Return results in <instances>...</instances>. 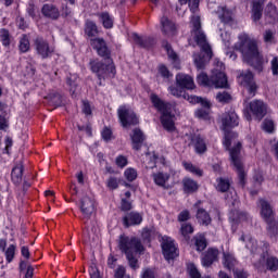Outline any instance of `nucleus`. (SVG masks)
<instances>
[{
  "mask_svg": "<svg viewBox=\"0 0 278 278\" xmlns=\"http://www.w3.org/2000/svg\"><path fill=\"white\" fill-rule=\"evenodd\" d=\"M92 73H97L99 79L105 77V64L102 62L92 61L91 63Z\"/></svg>",
  "mask_w": 278,
  "mask_h": 278,
  "instance_id": "29",
  "label": "nucleus"
},
{
  "mask_svg": "<svg viewBox=\"0 0 278 278\" xmlns=\"http://www.w3.org/2000/svg\"><path fill=\"white\" fill-rule=\"evenodd\" d=\"M270 64H271L273 75H278V58L274 56Z\"/></svg>",
  "mask_w": 278,
  "mask_h": 278,
  "instance_id": "63",
  "label": "nucleus"
},
{
  "mask_svg": "<svg viewBox=\"0 0 278 278\" xmlns=\"http://www.w3.org/2000/svg\"><path fill=\"white\" fill-rule=\"evenodd\" d=\"M222 125L224 131H226L224 147L229 151L230 162L238 173L239 186L244 188L247 186V172H244L242 164V143L240 141L236 142L238 134L228 131L233 127H238V114L236 112L225 113L222 116Z\"/></svg>",
  "mask_w": 278,
  "mask_h": 278,
  "instance_id": "1",
  "label": "nucleus"
},
{
  "mask_svg": "<svg viewBox=\"0 0 278 278\" xmlns=\"http://www.w3.org/2000/svg\"><path fill=\"white\" fill-rule=\"evenodd\" d=\"M117 114L121 124L124 127H131V125H138V117L131 109H128L127 106H121L117 111Z\"/></svg>",
  "mask_w": 278,
  "mask_h": 278,
  "instance_id": "9",
  "label": "nucleus"
},
{
  "mask_svg": "<svg viewBox=\"0 0 278 278\" xmlns=\"http://www.w3.org/2000/svg\"><path fill=\"white\" fill-rule=\"evenodd\" d=\"M250 112L257 118V121H262L264 116H266L268 112V106L262 100H254L249 103Z\"/></svg>",
  "mask_w": 278,
  "mask_h": 278,
  "instance_id": "13",
  "label": "nucleus"
},
{
  "mask_svg": "<svg viewBox=\"0 0 278 278\" xmlns=\"http://www.w3.org/2000/svg\"><path fill=\"white\" fill-rule=\"evenodd\" d=\"M238 83L243 86L249 92V98L253 99L257 92V84L251 71H242L238 76Z\"/></svg>",
  "mask_w": 278,
  "mask_h": 278,
  "instance_id": "7",
  "label": "nucleus"
},
{
  "mask_svg": "<svg viewBox=\"0 0 278 278\" xmlns=\"http://www.w3.org/2000/svg\"><path fill=\"white\" fill-rule=\"evenodd\" d=\"M265 16H268L271 21H276V18H278L277 7L271 3L267 4L265 9Z\"/></svg>",
  "mask_w": 278,
  "mask_h": 278,
  "instance_id": "41",
  "label": "nucleus"
},
{
  "mask_svg": "<svg viewBox=\"0 0 278 278\" xmlns=\"http://www.w3.org/2000/svg\"><path fill=\"white\" fill-rule=\"evenodd\" d=\"M132 40L136 42V45H139V47H142L143 49H149L150 47H153V45H155L154 38L140 37L138 34H132Z\"/></svg>",
  "mask_w": 278,
  "mask_h": 278,
  "instance_id": "22",
  "label": "nucleus"
},
{
  "mask_svg": "<svg viewBox=\"0 0 278 278\" xmlns=\"http://www.w3.org/2000/svg\"><path fill=\"white\" fill-rule=\"evenodd\" d=\"M197 218L200 225H210L212 223V217H210V213L204 208H199L197 212Z\"/></svg>",
  "mask_w": 278,
  "mask_h": 278,
  "instance_id": "30",
  "label": "nucleus"
},
{
  "mask_svg": "<svg viewBox=\"0 0 278 278\" xmlns=\"http://www.w3.org/2000/svg\"><path fill=\"white\" fill-rule=\"evenodd\" d=\"M216 101H218V103H229V101H231V94L227 91H219L216 94Z\"/></svg>",
  "mask_w": 278,
  "mask_h": 278,
  "instance_id": "47",
  "label": "nucleus"
},
{
  "mask_svg": "<svg viewBox=\"0 0 278 278\" xmlns=\"http://www.w3.org/2000/svg\"><path fill=\"white\" fill-rule=\"evenodd\" d=\"M127 181H134L138 177V172L135 168H127L124 173Z\"/></svg>",
  "mask_w": 278,
  "mask_h": 278,
  "instance_id": "57",
  "label": "nucleus"
},
{
  "mask_svg": "<svg viewBox=\"0 0 278 278\" xmlns=\"http://www.w3.org/2000/svg\"><path fill=\"white\" fill-rule=\"evenodd\" d=\"M197 80L200 86L212 88V77L207 76V74L202 72L200 75H198Z\"/></svg>",
  "mask_w": 278,
  "mask_h": 278,
  "instance_id": "38",
  "label": "nucleus"
},
{
  "mask_svg": "<svg viewBox=\"0 0 278 278\" xmlns=\"http://www.w3.org/2000/svg\"><path fill=\"white\" fill-rule=\"evenodd\" d=\"M179 223H186V220H190V212L188 210H185L179 213L178 215Z\"/></svg>",
  "mask_w": 278,
  "mask_h": 278,
  "instance_id": "60",
  "label": "nucleus"
},
{
  "mask_svg": "<svg viewBox=\"0 0 278 278\" xmlns=\"http://www.w3.org/2000/svg\"><path fill=\"white\" fill-rule=\"evenodd\" d=\"M34 47L36 49V52L46 60V58H50L51 53H53V50L51 47H49V41L45 40L42 37H37L34 40Z\"/></svg>",
  "mask_w": 278,
  "mask_h": 278,
  "instance_id": "12",
  "label": "nucleus"
},
{
  "mask_svg": "<svg viewBox=\"0 0 278 278\" xmlns=\"http://www.w3.org/2000/svg\"><path fill=\"white\" fill-rule=\"evenodd\" d=\"M267 225V233L270 238L278 236V220L276 218L265 222Z\"/></svg>",
  "mask_w": 278,
  "mask_h": 278,
  "instance_id": "33",
  "label": "nucleus"
},
{
  "mask_svg": "<svg viewBox=\"0 0 278 278\" xmlns=\"http://www.w3.org/2000/svg\"><path fill=\"white\" fill-rule=\"evenodd\" d=\"M16 253V245L11 244L9 245V248L5 251V257H7V262H12V260H14V255Z\"/></svg>",
  "mask_w": 278,
  "mask_h": 278,
  "instance_id": "56",
  "label": "nucleus"
},
{
  "mask_svg": "<svg viewBox=\"0 0 278 278\" xmlns=\"http://www.w3.org/2000/svg\"><path fill=\"white\" fill-rule=\"evenodd\" d=\"M236 51H240L242 60L249 66H252L257 73L264 71V55L260 53L257 41L243 35L240 37V42L235 46Z\"/></svg>",
  "mask_w": 278,
  "mask_h": 278,
  "instance_id": "3",
  "label": "nucleus"
},
{
  "mask_svg": "<svg viewBox=\"0 0 278 278\" xmlns=\"http://www.w3.org/2000/svg\"><path fill=\"white\" fill-rule=\"evenodd\" d=\"M41 14H43V16L47 18H51L52 21L60 18V10H58V8H55L53 4H43Z\"/></svg>",
  "mask_w": 278,
  "mask_h": 278,
  "instance_id": "21",
  "label": "nucleus"
},
{
  "mask_svg": "<svg viewBox=\"0 0 278 278\" xmlns=\"http://www.w3.org/2000/svg\"><path fill=\"white\" fill-rule=\"evenodd\" d=\"M210 115V109H198L195 111V116L198 118H206Z\"/></svg>",
  "mask_w": 278,
  "mask_h": 278,
  "instance_id": "59",
  "label": "nucleus"
},
{
  "mask_svg": "<svg viewBox=\"0 0 278 278\" xmlns=\"http://www.w3.org/2000/svg\"><path fill=\"white\" fill-rule=\"evenodd\" d=\"M169 92L170 94H173V97H177L178 99L184 97V99H187V101H188V97H190L189 94L186 93V91H184V89H180L178 87H169Z\"/></svg>",
  "mask_w": 278,
  "mask_h": 278,
  "instance_id": "45",
  "label": "nucleus"
},
{
  "mask_svg": "<svg viewBox=\"0 0 278 278\" xmlns=\"http://www.w3.org/2000/svg\"><path fill=\"white\" fill-rule=\"evenodd\" d=\"M0 41L3 47H10V30L5 28L0 29Z\"/></svg>",
  "mask_w": 278,
  "mask_h": 278,
  "instance_id": "43",
  "label": "nucleus"
},
{
  "mask_svg": "<svg viewBox=\"0 0 278 278\" xmlns=\"http://www.w3.org/2000/svg\"><path fill=\"white\" fill-rule=\"evenodd\" d=\"M225 65L220 63L219 70H213L211 76V88H229V83L227 81V75H225Z\"/></svg>",
  "mask_w": 278,
  "mask_h": 278,
  "instance_id": "8",
  "label": "nucleus"
},
{
  "mask_svg": "<svg viewBox=\"0 0 278 278\" xmlns=\"http://www.w3.org/2000/svg\"><path fill=\"white\" fill-rule=\"evenodd\" d=\"M90 45L92 49L97 51L98 55H101V58L110 56V50H108V46L103 38H92L90 39Z\"/></svg>",
  "mask_w": 278,
  "mask_h": 278,
  "instance_id": "16",
  "label": "nucleus"
},
{
  "mask_svg": "<svg viewBox=\"0 0 278 278\" xmlns=\"http://www.w3.org/2000/svg\"><path fill=\"white\" fill-rule=\"evenodd\" d=\"M159 73L162 75L165 79H168L170 77V72L168 71V67L161 65L159 67Z\"/></svg>",
  "mask_w": 278,
  "mask_h": 278,
  "instance_id": "62",
  "label": "nucleus"
},
{
  "mask_svg": "<svg viewBox=\"0 0 278 278\" xmlns=\"http://www.w3.org/2000/svg\"><path fill=\"white\" fill-rule=\"evenodd\" d=\"M152 177L156 186H160L161 188H168L166 187V184L170 179V175L160 172V173L153 174Z\"/></svg>",
  "mask_w": 278,
  "mask_h": 278,
  "instance_id": "25",
  "label": "nucleus"
},
{
  "mask_svg": "<svg viewBox=\"0 0 278 278\" xmlns=\"http://www.w3.org/2000/svg\"><path fill=\"white\" fill-rule=\"evenodd\" d=\"M262 12H264V7L261 2H253L252 7V20L257 23L262 18Z\"/></svg>",
  "mask_w": 278,
  "mask_h": 278,
  "instance_id": "32",
  "label": "nucleus"
},
{
  "mask_svg": "<svg viewBox=\"0 0 278 278\" xmlns=\"http://www.w3.org/2000/svg\"><path fill=\"white\" fill-rule=\"evenodd\" d=\"M194 228H192V225L190 224H182L180 228V233L184 236V238H188L189 233H193Z\"/></svg>",
  "mask_w": 278,
  "mask_h": 278,
  "instance_id": "55",
  "label": "nucleus"
},
{
  "mask_svg": "<svg viewBox=\"0 0 278 278\" xmlns=\"http://www.w3.org/2000/svg\"><path fill=\"white\" fill-rule=\"evenodd\" d=\"M117 247L122 253H125V255H129L131 253H142V251H144V247L142 245L140 239L125 235L119 236Z\"/></svg>",
  "mask_w": 278,
  "mask_h": 278,
  "instance_id": "6",
  "label": "nucleus"
},
{
  "mask_svg": "<svg viewBox=\"0 0 278 278\" xmlns=\"http://www.w3.org/2000/svg\"><path fill=\"white\" fill-rule=\"evenodd\" d=\"M163 47L167 52L169 60H173V62H177V53H175V51L173 50V47H170V45L167 41L163 42Z\"/></svg>",
  "mask_w": 278,
  "mask_h": 278,
  "instance_id": "50",
  "label": "nucleus"
},
{
  "mask_svg": "<svg viewBox=\"0 0 278 278\" xmlns=\"http://www.w3.org/2000/svg\"><path fill=\"white\" fill-rule=\"evenodd\" d=\"M115 164L118 166V168H125V166H127V157L123 155L117 156Z\"/></svg>",
  "mask_w": 278,
  "mask_h": 278,
  "instance_id": "58",
  "label": "nucleus"
},
{
  "mask_svg": "<svg viewBox=\"0 0 278 278\" xmlns=\"http://www.w3.org/2000/svg\"><path fill=\"white\" fill-rule=\"evenodd\" d=\"M229 188H231V182H229V179H227V178H218L217 179L216 190L218 192H227V190H229Z\"/></svg>",
  "mask_w": 278,
  "mask_h": 278,
  "instance_id": "37",
  "label": "nucleus"
},
{
  "mask_svg": "<svg viewBox=\"0 0 278 278\" xmlns=\"http://www.w3.org/2000/svg\"><path fill=\"white\" fill-rule=\"evenodd\" d=\"M161 31L164 36H167V38H173V36L177 34V25H175L173 20L163 16L161 17Z\"/></svg>",
  "mask_w": 278,
  "mask_h": 278,
  "instance_id": "14",
  "label": "nucleus"
},
{
  "mask_svg": "<svg viewBox=\"0 0 278 278\" xmlns=\"http://www.w3.org/2000/svg\"><path fill=\"white\" fill-rule=\"evenodd\" d=\"M176 81L181 89L184 88H186L187 90L194 89V80L189 75L178 74L176 76Z\"/></svg>",
  "mask_w": 278,
  "mask_h": 278,
  "instance_id": "19",
  "label": "nucleus"
},
{
  "mask_svg": "<svg viewBox=\"0 0 278 278\" xmlns=\"http://www.w3.org/2000/svg\"><path fill=\"white\" fill-rule=\"evenodd\" d=\"M189 140V147H193V149H195V152L205 153V151H207V143H205V139H203L201 135H190Z\"/></svg>",
  "mask_w": 278,
  "mask_h": 278,
  "instance_id": "15",
  "label": "nucleus"
},
{
  "mask_svg": "<svg viewBox=\"0 0 278 278\" xmlns=\"http://www.w3.org/2000/svg\"><path fill=\"white\" fill-rule=\"evenodd\" d=\"M218 249L210 248L202 257V266L210 268L214 262H218Z\"/></svg>",
  "mask_w": 278,
  "mask_h": 278,
  "instance_id": "17",
  "label": "nucleus"
},
{
  "mask_svg": "<svg viewBox=\"0 0 278 278\" xmlns=\"http://www.w3.org/2000/svg\"><path fill=\"white\" fill-rule=\"evenodd\" d=\"M262 129L267 134H273V131H275V122L268 118L264 119L262 124Z\"/></svg>",
  "mask_w": 278,
  "mask_h": 278,
  "instance_id": "48",
  "label": "nucleus"
},
{
  "mask_svg": "<svg viewBox=\"0 0 278 278\" xmlns=\"http://www.w3.org/2000/svg\"><path fill=\"white\" fill-rule=\"evenodd\" d=\"M135 253L136 252L126 254L127 262H128L130 268H132V270H137V268H140V266L138 265V258H136V256L134 255Z\"/></svg>",
  "mask_w": 278,
  "mask_h": 278,
  "instance_id": "49",
  "label": "nucleus"
},
{
  "mask_svg": "<svg viewBox=\"0 0 278 278\" xmlns=\"http://www.w3.org/2000/svg\"><path fill=\"white\" fill-rule=\"evenodd\" d=\"M162 250H163V255L165 260H167V262H170V260H174L175 257H177V255H179L177 253V248L175 247V242L173 241V239L168 237H163Z\"/></svg>",
  "mask_w": 278,
  "mask_h": 278,
  "instance_id": "11",
  "label": "nucleus"
},
{
  "mask_svg": "<svg viewBox=\"0 0 278 278\" xmlns=\"http://www.w3.org/2000/svg\"><path fill=\"white\" fill-rule=\"evenodd\" d=\"M106 60V64H104V68H105V75H116V67L114 66V64H112V59H110V56H105Z\"/></svg>",
  "mask_w": 278,
  "mask_h": 278,
  "instance_id": "46",
  "label": "nucleus"
},
{
  "mask_svg": "<svg viewBox=\"0 0 278 278\" xmlns=\"http://www.w3.org/2000/svg\"><path fill=\"white\" fill-rule=\"evenodd\" d=\"M218 17L222 23H231V11L226 7H219L217 10Z\"/></svg>",
  "mask_w": 278,
  "mask_h": 278,
  "instance_id": "34",
  "label": "nucleus"
},
{
  "mask_svg": "<svg viewBox=\"0 0 278 278\" xmlns=\"http://www.w3.org/2000/svg\"><path fill=\"white\" fill-rule=\"evenodd\" d=\"M23 170H24V167H23V163H17L12 172H11V179L13 181V184H15V186H20V184H22L23 181Z\"/></svg>",
  "mask_w": 278,
  "mask_h": 278,
  "instance_id": "23",
  "label": "nucleus"
},
{
  "mask_svg": "<svg viewBox=\"0 0 278 278\" xmlns=\"http://www.w3.org/2000/svg\"><path fill=\"white\" fill-rule=\"evenodd\" d=\"M85 34L86 36H88V38H94V36L99 34V28L97 27V24L90 20H87L85 24Z\"/></svg>",
  "mask_w": 278,
  "mask_h": 278,
  "instance_id": "28",
  "label": "nucleus"
},
{
  "mask_svg": "<svg viewBox=\"0 0 278 278\" xmlns=\"http://www.w3.org/2000/svg\"><path fill=\"white\" fill-rule=\"evenodd\" d=\"M100 21L105 29H112L114 27V20L110 16V13L103 12L99 14Z\"/></svg>",
  "mask_w": 278,
  "mask_h": 278,
  "instance_id": "35",
  "label": "nucleus"
},
{
  "mask_svg": "<svg viewBox=\"0 0 278 278\" xmlns=\"http://www.w3.org/2000/svg\"><path fill=\"white\" fill-rule=\"evenodd\" d=\"M205 247H207V244L205 243V240L203 239H197L195 241V249L197 251H203L205 249Z\"/></svg>",
  "mask_w": 278,
  "mask_h": 278,
  "instance_id": "64",
  "label": "nucleus"
},
{
  "mask_svg": "<svg viewBox=\"0 0 278 278\" xmlns=\"http://www.w3.org/2000/svg\"><path fill=\"white\" fill-rule=\"evenodd\" d=\"M121 184V179H118L117 177L111 176L108 180H106V186L110 190H116V188H118V185Z\"/></svg>",
  "mask_w": 278,
  "mask_h": 278,
  "instance_id": "53",
  "label": "nucleus"
},
{
  "mask_svg": "<svg viewBox=\"0 0 278 278\" xmlns=\"http://www.w3.org/2000/svg\"><path fill=\"white\" fill-rule=\"evenodd\" d=\"M188 101L189 103H200L204 110H210L212 108V103L207 99L201 97L188 96Z\"/></svg>",
  "mask_w": 278,
  "mask_h": 278,
  "instance_id": "31",
  "label": "nucleus"
},
{
  "mask_svg": "<svg viewBox=\"0 0 278 278\" xmlns=\"http://www.w3.org/2000/svg\"><path fill=\"white\" fill-rule=\"evenodd\" d=\"M188 273L190 278H201V273H199V269H197V265H194V263H190L188 265Z\"/></svg>",
  "mask_w": 278,
  "mask_h": 278,
  "instance_id": "54",
  "label": "nucleus"
},
{
  "mask_svg": "<svg viewBox=\"0 0 278 278\" xmlns=\"http://www.w3.org/2000/svg\"><path fill=\"white\" fill-rule=\"evenodd\" d=\"M83 112L86 116H90V114H92V106L90 105V102L83 101Z\"/></svg>",
  "mask_w": 278,
  "mask_h": 278,
  "instance_id": "61",
  "label": "nucleus"
},
{
  "mask_svg": "<svg viewBox=\"0 0 278 278\" xmlns=\"http://www.w3.org/2000/svg\"><path fill=\"white\" fill-rule=\"evenodd\" d=\"M263 40L267 45H273V42H275V31L270 29L265 30V33L263 34Z\"/></svg>",
  "mask_w": 278,
  "mask_h": 278,
  "instance_id": "52",
  "label": "nucleus"
},
{
  "mask_svg": "<svg viewBox=\"0 0 278 278\" xmlns=\"http://www.w3.org/2000/svg\"><path fill=\"white\" fill-rule=\"evenodd\" d=\"M150 99L154 108L162 113L161 123L164 129H166V131H175V115H172L173 104L164 102V100L160 99L155 93H152Z\"/></svg>",
  "mask_w": 278,
  "mask_h": 278,
  "instance_id": "4",
  "label": "nucleus"
},
{
  "mask_svg": "<svg viewBox=\"0 0 278 278\" xmlns=\"http://www.w3.org/2000/svg\"><path fill=\"white\" fill-rule=\"evenodd\" d=\"M140 223H142V215L140 213L130 212L123 218V224L125 227L140 225Z\"/></svg>",
  "mask_w": 278,
  "mask_h": 278,
  "instance_id": "20",
  "label": "nucleus"
},
{
  "mask_svg": "<svg viewBox=\"0 0 278 278\" xmlns=\"http://www.w3.org/2000/svg\"><path fill=\"white\" fill-rule=\"evenodd\" d=\"M48 99L50 100V103L54 105V108H60L62 105V94L60 92H51L48 96Z\"/></svg>",
  "mask_w": 278,
  "mask_h": 278,
  "instance_id": "39",
  "label": "nucleus"
},
{
  "mask_svg": "<svg viewBox=\"0 0 278 278\" xmlns=\"http://www.w3.org/2000/svg\"><path fill=\"white\" fill-rule=\"evenodd\" d=\"M261 205V216L266 222L273 220L275 218V212L273 211V206H270V203L268 201L261 199L260 200Z\"/></svg>",
  "mask_w": 278,
  "mask_h": 278,
  "instance_id": "18",
  "label": "nucleus"
},
{
  "mask_svg": "<svg viewBox=\"0 0 278 278\" xmlns=\"http://www.w3.org/2000/svg\"><path fill=\"white\" fill-rule=\"evenodd\" d=\"M30 45H29V37L27 35H23L20 39L18 49L21 53H27L29 51Z\"/></svg>",
  "mask_w": 278,
  "mask_h": 278,
  "instance_id": "40",
  "label": "nucleus"
},
{
  "mask_svg": "<svg viewBox=\"0 0 278 278\" xmlns=\"http://www.w3.org/2000/svg\"><path fill=\"white\" fill-rule=\"evenodd\" d=\"M184 190L187 194L197 192L199 190V184L191 178H185L182 180Z\"/></svg>",
  "mask_w": 278,
  "mask_h": 278,
  "instance_id": "27",
  "label": "nucleus"
},
{
  "mask_svg": "<svg viewBox=\"0 0 278 278\" xmlns=\"http://www.w3.org/2000/svg\"><path fill=\"white\" fill-rule=\"evenodd\" d=\"M184 167L186 168V170H189V173L198 175V177H201L203 175V170L199 169V167L192 165L191 163H184Z\"/></svg>",
  "mask_w": 278,
  "mask_h": 278,
  "instance_id": "51",
  "label": "nucleus"
},
{
  "mask_svg": "<svg viewBox=\"0 0 278 278\" xmlns=\"http://www.w3.org/2000/svg\"><path fill=\"white\" fill-rule=\"evenodd\" d=\"M252 264L258 273H263V270H271L275 273L278 270V258L275 256H270L268 251H263L258 256L254 255L252 257Z\"/></svg>",
  "mask_w": 278,
  "mask_h": 278,
  "instance_id": "5",
  "label": "nucleus"
},
{
  "mask_svg": "<svg viewBox=\"0 0 278 278\" xmlns=\"http://www.w3.org/2000/svg\"><path fill=\"white\" fill-rule=\"evenodd\" d=\"M181 5L189 4L191 12L194 14L199 10L200 0H178Z\"/></svg>",
  "mask_w": 278,
  "mask_h": 278,
  "instance_id": "44",
  "label": "nucleus"
},
{
  "mask_svg": "<svg viewBox=\"0 0 278 278\" xmlns=\"http://www.w3.org/2000/svg\"><path fill=\"white\" fill-rule=\"evenodd\" d=\"M80 212L84 216V218H86L87 220H90V218H92L93 214L97 213V203L94 202V200L88 195H85L81 200H80Z\"/></svg>",
  "mask_w": 278,
  "mask_h": 278,
  "instance_id": "10",
  "label": "nucleus"
},
{
  "mask_svg": "<svg viewBox=\"0 0 278 278\" xmlns=\"http://www.w3.org/2000/svg\"><path fill=\"white\" fill-rule=\"evenodd\" d=\"M238 262L236 261V257L229 253H224V266L228 270H233V266H236Z\"/></svg>",
  "mask_w": 278,
  "mask_h": 278,
  "instance_id": "36",
  "label": "nucleus"
},
{
  "mask_svg": "<svg viewBox=\"0 0 278 278\" xmlns=\"http://www.w3.org/2000/svg\"><path fill=\"white\" fill-rule=\"evenodd\" d=\"M191 36L197 42L198 47H200L201 51H203L204 55L199 53L193 54V62L198 71H203L205 68V63L212 60V47L207 42V36L201 28V16L192 15L191 16Z\"/></svg>",
  "mask_w": 278,
  "mask_h": 278,
  "instance_id": "2",
  "label": "nucleus"
},
{
  "mask_svg": "<svg viewBox=\"0 0 278 278\" xmlns=\"http://www.w3.org/2000/svg\"><path fill=\"white\" fill-rule=\"evenodd\" d=\"M67 86H70L72 97H75V92H77V75H71V77L67 78Z\"/></svg>",
  "mask_w": 278,
  "mask_h": 278,
  "instance_id": "42",
  "label": "nucleus"
},
{
  "mask_svg": "<svg viewBox=\"0 0 278 278\" xmlns=\"http://www.w3.org/2000/svg\"><path fill=\"white\" fill-rule=\"evenodd\" d=\"M131 140L132 149H135L136 151H140L142 142H144V135L142 134V130L136 128L131 135Z\"/></svg>",
  "mask_w": 278,
  "mask_h": 278,
  "instance_id": "24",
  "label": "nucleus"
},
{
  "mask_svg": "<svg viewBox=\"0 0 278 278\" xmlns=\"http://www.w3.org/2000/svg\"><path fill=\"white\" fill-rule=\"evenodd\" d=\"M245 249H249V251H251V253H253V257L255 255H257V257H260V255H262V252L264 250H262V248H260L257 245V240L253 239V238H248L247 243H245Z\"/></svg>",
  "mask_w": 278,
  "mask_h": 278,
  "instance_id": "26",
  "label": "nucleus"
}]
</instances>
